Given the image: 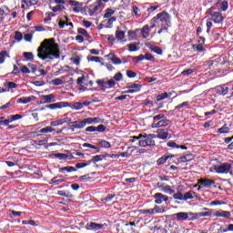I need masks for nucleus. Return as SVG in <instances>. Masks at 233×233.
I'll return each instance as SVG.
<instances>
[{
  "label": "nucleus",
  "instance_id": "nucleus-55",
  "mask_svg": "<svg viewBox=\"0 0 233 233\" xmlns=\"http://www.w3.org/2000/svg\"><path fill=\"white\" fill-rule=\"evenodd\" d=\"M127 48H129V52H137V50H139L137 44H129Z\"/></svg>",
  "mask_w": 233,
  "mask_h": 233
},
{
  "label": "nucleus",
  "instance_id": "nucleus-45",
  "mask_svg": "<svg viewBox=\"0 0 233 233\" xmlns=\"http://www.w3.org/2000/svg\"><path fill=\"white\" fill-rule=\"evenodd\" d=\"M115 34L118 41H123V39H125V31L116 30Z\"/></svg>",
  "mask_w": 233,
  "mask_h": 233
},
{
  "label": "nucleus",
  "instance_id": "nucleus-60",
  "mask_svg": "<svg viewBox=\"0 0 233 233\" xmlns=\"http://www.w3.org/2000/svg\"><path fill=\"white\" fill-rule=\"evenodd\" d=\"M167 147H169L170 148H179V145L174 141L167 142Z\"/></svg>",
  "mask_w": 233,
  "mask_h": 233
},
{
  "label": "nucleus",
  "instance_id": "nucleus-54",
  "mask_svg": "<svg viewBox=\"0 0 233 233\" xmlns=\"http://www.w3.org/2000/svg\"><path fill=\"white\" fill-rule=\"evenodd\" d=\"M127 88L132 89V90H141V85L139 84H130L129 86H127Z\"/></svg>",
  "mask_w": 233,
  "mask_h": 233
},
{
  "label": "nucleus",
  "instance_id": "nucleus-26",
  "mask_svg": "<svg viewBox=\"0 0 233 233\" xmlns=\"http://www.w3.org/2000/svg\"><path fill=\"white\" fill-rule=\"evenodd\" d=\"M203 210H208V211H202V212L197 213L198 216V218H210V216H212V209L204 208Z\"/></svg>",
  "mask_w": 233,
  "mask_h": 233
},
{
  "label": "nucleus",
  "instance_id": "nucleus-46",
  "mask_svg": "<svg viewBox=\"0 0 233 233\" xmlns=\"http://www.w3.org/2000/svg\"><path fill=\"white\" fill-rule=\"evenodd\" d=\"M162 192H165V194H169V196H172L176 192V190L172 189V187L166 186L164 189H162Z\"/></svg>",
  "mask_w": 233,
  "mask_h": 233
},
{
  "label": "nucleus",
  "instance_id": "nucleus-19",
  "mask_svg": "<svg viewBox=\"0 0 233 233\" xmlns=\"http://www.w3.org/2000/svg\"><path fill=\"white\" fill-rule=\"evenodd\" d=\"M173 218H177V221H187L188 219V213L178 212L172 215Z\"/></svg>",
  "mask_w": 233,
  "mask_h": 233
},
{
  "label": "nucleus",
  "instance_id": "nucleus-4",
  "mask_svg": "<svg viewBox=\"0 0 233 233\" xmlns=\"http://www.w3.org/2000/svg\"><path fill=\"white\" fill-rule=\"evenodd\" d=\"M150 25L151 28H156V26L168 28L170 26V15L167 11H163L151 19Z\"/></svg>",
  "mask_w": 233,
  "mask_h": 233
},
{
  "label": "nucleus",
  "instance_id": "nucleus-10",
  "mask_svg": "<svg viewBox=\"0 0 233 233\" xmlns=\"http://www.w3.org/2000/svg\"><path fill=\"white\" fill-rule=\"evenodd\" d=\"M56 96L54 94L44 95L41 96V103L50 105V103H56Z\"/></svg>",
  "mask_w": 233,
  "mask_h": 233
},
{
  "label": "nucleus",
  "instance_id": "nucleus-37",
  "mask_svg": "<svg viewBox=\"0 0 233 233\" xmlns=\"http://www.w3.org/2000/svg\"><path fill=\"white\" fill-rule=\"evenodd\" d=\"M77 172V169L72 166L64 167L59 169V172Z\"/></svg>",
  "mask_w": 233,
  "mask_h": 233
},
{
  "label": "nucleus",
  "instance_id": "nucleus-8",
  "mask_svg": "<svg viewBox=\"0 0 233 233\" xmlns=\"http://www.w3.org/2000/svg\"><path fill=\"white\" fill-rule=\"evenodd\" d=\"M198 184L200 185V187H204V188H211L212 185H216V180L204 177V178L198 179Z\"/></svg>",
  "mask_w": 233,
  "mask_h": 233
},
{
  "label": "nucleus",
  "instance_id": "nucleus-23",
  "mask_svg": "<svg viewBox=\"0 0 233 233\" xmlns=\"http://www.w3.org/2000/svg\"><path fill=\"white\" fill-rule=\"evenodd\" d=\"M106 57H108L110 59V61L113 63V65H121L122 61L120 60L119 57H117V56H116V54L114 53H109Z\"/></svg>",
  "mask_w": 233,
  "mask_h": 233
},
{
  "label": "nucleus",
  "instance_id": "nucleus-7",
  "mask_svg": "<svg viewBox=\"0 0 233 233\" xmlns=\"http://www.w3.org/2000/svg\"><path fill=\"white\" fill-rule=\"evenodd\" d=\"M66 106H70L68 102H57L46 106V108H49L50 110H59L61 108H66Z\"/></svg>",
  "mask_w": 233,
  "mask_h": 233
},
{
  "label": "nucleus",
  "instance_id": "nucleus-64",
  "mask_svg": "<svg viewBox=\"0 0 233 233\" xmlns=\"http://www.w3.org/2000/svg\"><path fill=\"white\" fill-rule=\"evenodd\" d=\"M96 132H105L106 130V127L105 125L101 124L98 127H96Z\"/></svg>",
  "mask_w": 233,
  "mask_h": 233
},
{
  "label": "nucleus",
  "instance_id": "nucleus-32",
  "mask_svg": "<svg viewBox=\"0 0 233 233\" xmlns=\"http://www.w3.org/2000/svg\"><path fill=\"white\" fill-rule=\"evenodd\" d=\"M194 196H196L195 191H187V193L184 194V201H188V199H194Z\"/></svg>",
  "mask_w": 233,
  "mask_h": 233
},
{
  "label": "nucleus",
  "instance_id": "nucleus-14",
  "mask_svg": "<svg viewBox=\"0 0 233 233\" xmlns=\"http://www.w3.org/2000/svg\"><path fill=\"white\" fill-rule=\"evenodd\" d=\"M71 127H74V128H77L78 130H81L86 127V122L85 118L83 120H76L70 123Z\"/></svg>",
  "mask_w": 233,
  "mask_h": 233
},
{
  "label": "nucleus",
  "instance_id": "nucleus-18",
  "mask_svg": "<svg viewBox=\"0 0 233 233\" xmlns=\"http://www.w3.org/2000/svg\"><path fill=\"white\" fill-rule=\"evenodd\" d=\"M34 100H35V96H22V97L17 99L16 103L17 104H22V105H26L28 103H32V101H34Z\"/></svg>",
  "mask_w": 233,
  "mask_h": 233
},
{
  "label": "nucleus",
  "instance_id": "nucleus-17",
  "mask_svg": "<svg viewBox=\"0 0 233 233\" xmlns=\"http://www.w3.org/2000/svg\"><path fill=\"white\" fill-rule=\"evenodd\" d=\"M227 85L228 84H225L216 87V92L218 96H227V94H228V86H227Z\"/></svg>",
  "mask_w": 233,
  "mask_h": 233
},
{
  "label": "nucleus",
  "instance_id": "nucleus-21",
  "mask_svg": "<svg viewBox=\"0 0 233 233\" xmlns=\"http://www.w3.org/2000/svg\"><path fill=\"white\" fill-rule=\"evenodd\" d=\"M157 137L158 139H167L168 137V129H163V128H160V129H157Z\"/></svg>",
  "mask_w": 233,
  "mask_h": 233
},
{
  "label": "nucleus",
  "instance_id": "nucleus-61",
  "mask_svg": "<svg viewBox=\"0 0 233 233\" xmlns=\"http://www.w3.org/2000/svg\"><path fill=\"white\" fill-rule=\"evenodd\" d=\"M194 69H186L181 72V76H192Z\"/></svg>",
  "mask_w": 233,
  "mask_h": 233
},
{
  "label": "nucleus",
  "instance_id": "nucleus-6",
  "mask_svg": "<svg viewBox=\"0 0 233 233\" xmlns=\"http://www.w3.org/2000/svg\"><path fill=\"white\" fill-rule=\"evenodd\" d=\"M103 6V0H96L95 3L89 5V15L90 17L94 16L96 15V12H97L100 8Z\"/></svg>",
  "mask_w": 233,
  "mask_h": 233
},
{
  "label": "nucleus",
  "instance_id": "nucleus-15",
  "mask_svg": "<svg viewBox=\"0 0 233 233\" xmlns=\"http://www.w3.org/2000/svg\"><path fill=\"white\" fill-rule=\"evenodd\" d=\"M68 3L71 5V6H75L73 8V12H76V14H79V12H81V6H83V3L77 2L76 0H68Z\"/></svg>",
  "mask_w": 233,
  "mask_h": 233
},
{
  "label": "nucleus",
  "instance_id": "nucleus-53",
  "mask_svg": "<svg viewBox=\"0 0 233 233\" xmlns=\"http://www.w3.org/2000/svg\"><path fill=\"white\" fill-rule=\"evenodd\" d=\"M46 15L47 17L44 19V23H48V21H52V17H56V13H46Z\"/></svg>",
  "mask_w": 233,
  "mask_h": 233
},
{
  "label": "nucleus",
  "instance_id": "nucleus-38",
  "mask_svg": "<svg viewBox=\"0 0 233 233\" xmlns=\"http://www.w3.org/2000/svg\"><path fill=\"white\" fill-rule=\"evenodd\" d=\"M196 219H199L198 213H192V212L187 213V221H196Z\"/></svg>",
  "mask_w": 233,
  "mask_h": 233
},
{
  "label": "nucleus",
  "instance_id": "nucleus-28",
  "mask_svg": "<svg viewBox=\"0 0 233 233\" xmlns=\"http://www.w3.org/2000/svg\"><path fill=\"white\" fill-rule=\"evenodd\" d=\"M58 196H61L62 198H69L70 199H72V198H74V195L72 194V192L68 191V190H60L57 192Z\"/></svg>",
  "mask_w": 233,
  "mask_h": 233
},
{
  "label": "nucleus",
  "instance_id": "nucleus-35",
  "mask_svg": "<svg viewBox=\"0 0 233 233\" xmlns=\"http://www.w3.org/2000/svg\"><path fill=\"white\" fill-rule=\"evenodd\" d=\"M6 57L10 58V55H8V52L4 50L0 52V65H3V63H5V59H6Z\"/></svg>",
  "mask_w": 233,
  "mask_h": 233
},
{
  "label": "nucleus",
  "instance_id": "nucleus-33",
  "mask_svg": "<svg viewBox=\"0 0 233 233\" xmlns=\"http://www.w3.org/2000/svg\"><path fill=\"white\" fill-rule=\"evenodd\" d=\"M21 3H24V5H25L27 7L30 6H35V5H37V3H39V0H22Z\"/></svg>",
  "mask_w": 233,
  "mask_h": 233
},
{
  "label": "nucleus",
  "instance_id": "nucleus-58",
  "mask_svg": "<svg viewBox=\"0 0 233 233\" xmlns=\"http://www.w3.org/2000/svg\"><path fill=\"white\" fill-rule=\"evenodd\" d=\"M65 178H62V179H56V177H54L52 180H51V183L52 185H55V186H57L59 185L60 183H65Z\"/></svg>",
  "mask_w": 233,
  "mask_h": 233
},
{
  "label": "nucleus",
  "instance_id": "nucleus-1",
  "mask_svg": "<svg viewBox=\"0 0 233 233\" xmlns=\"http://www.w3.org/2000/svg\"><path fill=\"white\" fill-rule=\"evenodd\" d=\"M37 57L42 61L46 59H60L61 50L59 45L56 43V38L45 39L37 48Z\"/></svg>",
  "mask_w": 233,
  "mask_h": 233
},
{
  "label": "nucleus",
  "instance_id": "nucleus-56",
  "mask_svg": "<svg viewBox=\"0 0 233 233\" xmlns=\"http://www.w3.org/2000/svg\"><path fill=\"white\" fill-rule=\"evenodd\" d=\"M87 61H92L95 63H101V57L99 56H87Z\"/></svg>",
  "mask_w": 233,
  "mask_h": 233
},
{
  "label": "nucleus",
  "instance_id": "nucleus-12",
  "mask_svg": "<svg viewBox=\"0 0 233 233\" xmlns=\"http://www.w3.org/2000/svg\"><path fill=\"white\" fill-rule=\"evenodd\" d=\"M157 136L156 134H148L144 135L143 139H146V143L147 144V147H155L156 146V139Z\"/></svg>",
  "mask_w": 233,
  "mask_h": 233
},
{
  "label": "nucleus",
  "instance_id": "nucleus-27",
  "mask_svg": "<svg viewBox=\"0 0 233 233\" xmlns=\"http://www.w3.org/2000/svg\"><path fill=\"white\" fill-rule=\"evenodd\" d=\"M103 160V155H96V156H94L92 157L91 159H89V165H92V163L94 165H96L97 163H99V161H102Z\"/></svg>",
  "mask_w": 233,
  "mask_h": 233
},
{
  "label": "nucleus",
  "instance_id": "nucleus-63",
  "mask_svg": "<svg viewBox=\"0 0 233 233\" xmlns=\"http://www.w3.org/2000/svg\"><path fill=\"white\" fill-rule=\"evenodd\" d=\"M115 81H122L123 80V74L121 72H118L115 74L114 76Z\"/></svg>",
  "mask_w": 233,
  "mask_h": 233
},
{
  "label": "nucleus",
  "instance_id": "nucleus-43",
  "mask_svg": "<svg viewBox=\"0 0 233 233\" xmlns=\"http://www.w3.org/2000/svg\"><path fill=\"white\" fill-rule=\"evenodd\" d=\"M173 198L177 201H184V195L181 191H177L176 194L173 195Z\"/></svg>",
  "mask_w": 233,
  "mask_h": 233
},
{
  "label": "nucleus",
  "instance_id": "nucleus-25",
  "mask_svg": "<svg viewBox=\"0 0 233 233\" xmlns=\"http://www.w3.org/2000/svg\"><path fill=\"white\" fill-rule=\"evenodd\" d=\"M194 160V155H185L183 157H178L177 161L180 163H188L189 161Z\"/></svg>",
  "mask_w": 233,
  "mask_h": 233
},
{
  "label": "nucleus",
  "instance_id": "nucleus-9",
  "mask_svg": "<svg viewBox=\"0 0 233 233\" xmlns=\"http://www.w3.org/2000/svg\"><path fill=\"white\" fill-rule=\"evenodd\" d=\"M86 230H94V232H97V230H103V228H105V224L90 222L86 224Z\"/></svg>",
  "mask_w": 233,
  "mask_h": 233
},
{
  "label": "nucleus",
  "instance_id": "nucleus-42",
  "mask_svg": "<svg viewBox=\"0 0 233 233\" xmlns=\"http://www.w3.org/2000/svg\"><path fill=\"white\" fill-rule=\"evenodd\" d=\"M99 145L102 148H112V144L106 140L99 141Z\"/></svg>",
  "mask_w": 233,
  "mask_h": 233
},
{
  "label": "nucleus",
  "instance_id": "nucleus-48",
  "mask_svg": "<svg viewBox=\"0 0 233 233\" xmlns=\"http://www.w3.org/2000/svg\"><path fill=\"white\" fill-rule=\"evenodd\" d=\"M15 40L16 41V43H21V41H23V34L19 31H15Z\"/></svg>",
  "mask_w": 233,
  "mask_h": 233
},
{
  "label": "nucleus",
  "instance_id": "nucleus-52",
  "mask_svg": "<svg viewBox=\"0 0 233 233\" xmlns=\"http://www.w3.org/2000/svg\"><path fill=\"white\" fill-rule=\"evenodd\" d=\"M63 84V79L61 78H55L51 80V85H54V86H59Z\"/></svg>",
  "mask_w": 233,
  "mask_h": 233
},
{
  "label": "nucleus",
  "instance_id": "nucleus-47",
  "mask_svg": "<svg viewBox=\"0 0 233 233\" xmlns=\"http://www.w3.org/2000/svg\"><path fill=\"white\" fill-rule=\"evenodd\" d=\"M86 167H90V162L87 160L86 162H82V163H76V168L80 169V168H85Z\"/></svg>",
  "mask_w": 233,
  "mask_h": 233
},
{
  "label": "nucleus",
  "instance_id": "nucleus-34",
  "mask_svg": "<svg viewBox=\"0 0 233 233\" xmlns=\"http://www.w3.org/2000/svg\"><path fill=\"white\" fill-rule=\"evenodd\" d=\"M151 52H154L155 54H157V56L163 55V49L157 46H151L150 47Z\"/></svg>",
  "mask_w": 233,
  "mask_h": 233
},
{
  "label": "nucleus",
  "instance_id": "nucleus-51",
  "mask_svg": "<svg viewBox=\"0 0 233 233\" xmlns=\"http://www.w3.org/2000/svg\"><path fill=\"white\" fill-rule=\"evenodd\" d=\"M220 232L221 233L233 232V224L228 225L227 228H223V227H220Z\"/></svg>",
  "mask_w": 233,
  "mask_h": 233
},
{
  "label": "nucleus",
  "instance_id": "nucleus-57",
  "mask_svg": "<svg viewBox=\"0 0 233 233\" xmlns=\"http://www.w3.org/2000/svg\"><path fill=\"white\" fill-rule=\"evenodd\" d=\"M106 83L107 88H114V86H116V80H114L113 78L109 79Z\"/></svg>",
  "mask_w": 233,
  "mask_h": 233
},
{
  "label": "nucleus",
  "instance_id": "nucleus-31",
  "mask_svg": "<svg viewBox=\"0 0 233 233\" xmlns=\"http://www.w3.org/2000/svg\"><path fill=\"white\" fill-rule=\"evenodd\" d=\"M172 96V93H161L160 95H157V101L159 102V101H163L168 97H170Z\"/></svg>",
  "mask_w": 233,
  "mask_h": 233
},
{
  "label": "nucleus",
  "instance_id": "nucleus-62",
  "mask_svg": "<svg viewBox=\"0 0 233 233\" xmlns=\"http://www.w3.org/2000/svg\"><path fill=\"white\" fill-rule=\"evenodd\" d=\"M53 12H61V10H65V5H57L56 6L53 7Z\"/></svg>",
  "mask_w": 233,
  "mask_h": 233
},
{
  "label": "nucleus",
  "instance_id": "nucleus-13",
  "mask_svg": "<svg viewBox=\"0 0 233 233\" xmlns=\"http://www.w3.org/2000/svg\"><path fill=\"white\" fill-rule=\"evenodd\" d=\"M171 121L168 118H163L162 120L158 121L157 123L152 124V128H161V127H168Z\"/></svg>",
  "mask_w": 233,
  "mask_h": 233
},
{
  "label": "nucleus",
  "instance_id": "nucleus-5",
  "mask_svg": "<svg viewBox=\"0 0 233 233\" xmlns=\"http://www.w3.org/2000/svg\"><path fill=\"white\" fill-rule=\"evenodd\" d=\"M214 170L217 174H228L232 170V164L230 163H222L219 166H214Z\"/></svg>",
  "mask_w": 233,
  "mask_h": 233
},
{
  "label": "nucleus",
  "instance_id": "nucleus-3",
  "mask_svg": "<svg viewBox=\"0 0 233 233\" xmlns=\"http://www.w3.org/2000/svg\"><path fill=\"white\" fill-rule=\"evenodd\" d=\"M218 8L219 7L211 6L206 11V14L208 17L206 23L207 34H210V30L212 26H214V24L223 25V21H225V17L223 16V14L220 11H218Z\"/></svg>",
  "mask_w": 233,
  "mask_h": 233
},
{
  "label": "nucleus",
  "instance_id": "nucleus-44",
  "mask_svg": "<svg viewBox=\"0 0 233 233\" xmlns=\"http://www.w3.org/2000/svg\"><path fill=\"white\" fill-rule=\"evenodd\" d=\"M12 123L11 118L10 119H5V116L0 117V127H8Z\"/></svg>",
  "mask_w": 233,
  "mask_h": 233
},
{
  "label": "nucleus",
  "instance_id": "nucleus-30",
  "mask_svg": "<svg viewBox=\"0 0 233 233\" xmlns=\"http://www.w3.org/2000/svg\"><path fill=\"white\" fill-rule=\"evenodd\" d=\"M77 34H80V35H84L85 37H86V39H92V36L90 35V34H88V31H86V29L85 28L78 27Z\"/></svg>",
  "mask_w": 233,
  "mask_h": 233
},
{
  "label": "nucleus",
  "instance_id": "nucleus-16",
  "mask_svg": "<svg viewBox=\"0 0 233 233\" xmlns=\"http://www.w3.org/2000/svg\"><path fill=\"white\" fill-rule=\"evenodd\" d=\"M86 125H96V123H105V119L101 117H87L84 118Z\"/></svg>",
  "mask_w": 233,
  "mask_h": 233
},
{
  "label": "nucleus",
  "instance_id": "nucleus-24",
  "mask_svg": "<svg viewBox=\"0 0 233 233\" xmlns=\"http://www.w3.org/2000/svg\"><path fill=\"white\" fill-rule=\"evenodd\" d=\"M218 12H227L228 10V1H219L218 8H217Z\"/></svg>",
  "mask_w": 233,
  "mask_h": 233
},
{
  "label": "nucleus",
  "instance_id": "nucleus-49",
  "mask_svg": "<svg viewBox=\"0 0 233 233\" xmlns=\"http://www.w3.org/2000/svg\"><path fill=\"white\" fill-rule=\"evenodd\" d=\"M50 156H53L54 157H58V159H66V157H68V155L65 153H55L51 154Z\"/></svg>",
  "mask_w": 233,
  "mask_h": 233
},
{
  "label": "nucleus",
  "instance_id": "nucleus-2",
  "mask_svg": "<svg viewBox=\"0 0 233 233\" xmlns=\"http://www.w3.org/2000/svg\"><path fill=\"white\" fill-rule=\"evenodd\" d=\"M155 204L151 208L139 209V214L148 215V216H156V214H165V206L163 203H167L168 201V196L163 195V193H156L154 196Z\"/></svg>",
  "mask_w": 233,
  "mask_h": 233
},
{
  "label": "nucleus",
  "instance_id": "nucleus-41",
  "mask_svg": "<svg viewBox=\"0 0 233 233\" xmlns=\"http://www.w3.org/2000/svg\"><path fill=\"white\" fill-rule=\"evenodd\" d=\"M218 134H228L230 132V127H227V124H225L222 127L218 129Z\"/></svg>",
  "mask_w": 233,
  "mask_h": 233
},
{
  "label": "nucleus",
  "instance_id": "nucleus-29",
  "mask_svg": "<svg viewBox=\"0 0 233 233\" xmlns=\"http://www.w3.org/2000/svg\"><path fill=\"white\" fill-rule=\"evenodd\" d=\"M96 85L102 88L103 92H106L108 89V86H106V81H105V79L96 80Z\"/></svg>",
  "mask_w": 233,
  "mask_h": 233
},
{
  "label": "nucleus",
  "instance_id": "nucleus-11",
  "mask_svg": "<svg viewBox=\"0 0 233 233\" xmlns=\"http://www.w3.org/2000/svg\"><path fill=\"white\" fill-rule=\"evenodd\" d=\"M215 218H224V219H230L232 218V213L230 211L218 210L213 213Z\"/></svg>",
  "mask_w": 233,
  "mask_h": 233
},
{
  "label": "nucleus",
  "instance_id": "nucleus-59",
  "mask_svg": "<svg viewBox=\"0 0 233 233\" xmlns=\"http://www.w3.org/2000/svg\"><path fill=\"white\" fill-rule=\"evenodd\" d=\"M162 119H165V114H163V113H160V114L153 116L154 123H156V121H159V120H162Z\"/></svg>",
  "mask_w": 233,
  "mask_h": 233
},
{
  "label": "nucleus",
  "instance_id": "nucleus-36",
  "mask_svg": "<svg viewBox=\"0 0 233 233\" xmlns=\"http://www.w3.org/2000/svg\"><path fill=\"white\" fill-rule=\"evenodd\" d=\"M116 14V11H114L113 9L107 8L106 9V13L104 14V19H110V17H112V15H114Z\"/></svg>",
  "mask_w": 233,
  "mask_h": 233
},
{
  "label": "nucleus",
  "instance_id": "nucleus-22",
  "mask_svg": "<svg viewBox=\"0 0 233 233\" xmlns=\"http://www.w3.org/2000/svg\"><path fill=\"white\" fill-rule=\"evenodd\" d=\"M152 29V25H146L141 29V35L144 39H147L150 35V30Z\"/></svg>",
  "mask_w": 233,
  "mask_h": 233
},
{
  "label": "nucleus",
  "instance_id": "nucleus-40",
  "mask_svg": "<svg viewBox=\"0 0 233 233\" xmlns=\"http://www.w3.org/2000/svg\"><path fill=\"white\" fill-rule=\"evenodd\" d=\"M56 130V128L52 127H46L44 128H41L39 130L40 134H50V132H54Z\"/></svg>",
  "mask_w": 233,
  "mask_h": 233
},
{
  "label": "nucleus",
  "instance_id": "nucleus-50",
  "mask_svg": "<svg viewBox=\"0 0 233 233\" xmlns=\"http://www.w3.org/2000/svg\"><path fill=\"white\" fill-rule=\"evenodd\" d=\"M205 44L193 45L192 48H197V52H205Z\"/></svg>",
  "mask_w": 233,
  "mask_h": 233
},
{
  "label": "nucleus",
  "instance_id": "nucleus-20",
  "mask_svg": "<svg viewBox=\"0 0 233 233\" xmlns=\"http://www.w3.org/2000/svg\"><path fill=\"white\" fill-rule=\"evenodd\" d=\"M172 157H176V155H164L157 160V165H165Z\"/></svg>",
  "mask_w": 233,
  "mask_h": 233
},
{
  "label": "nucleus",
  "instance_id": "nucleus-39",
  "mask_svg": "<svg viewBox=\"0 0 233 233\" xmlns=\"http://www.w3.org/2000/svg\"><path fill=\"white\" fill-rule=\"evenodd\" d=\"M23 57H25V61H34V53L32 52H24Z\"/></svg>",
  "mask_w": 233,
  "mask_h": 233
}]
</instances>
